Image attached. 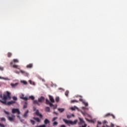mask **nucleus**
I'll return each instance as SVG.
<instances>
[{"label": "nucleus", "mask_w": 127, "mask_h": 127, "mask_svg": "<svg viewBox=\"0 0 127 127\" xmlns=\"http://www.w3.org/2000/svg\"><path fill=\"white\" fill-rule=\"evenodd\" d=\"M79 101L82 102V104L84 105L85 107H88L89 106V104L88 102H86L85 100L82 99V98L79 99Z\"/></svg>", "instance_id": "nucleus-6"}, {"label": "nucleus", "mask_w": 127, "mask_h": 127, "mask_svg": "<svg viewBox=\"0 0 127 127\" xmlns=\"http://www.w3.org/2000/svg\"><path fill=\"white\" fill-rule=\"evenodd\" d=\"M78 125L79 126V127H86L87 124H85V121L83 119L79 118V122H78Z\"/></svg>", "instance_id": "nucleus-2"}, {"label": "nucleus", "mask_w": 127, "mask_h": 127, "mask_svg": "<svg viewBox=\"0 0 127 127\" xmlns=\"http://www.w3.org/2000/svg\"><path fill=\"white\" fill-rule=\"evenodd\" d=\"M27 114H28V110H27L23 115V118H27Z\"/></svg>", "instance_id": "nucleus-20"}, {"label": "nucleus", "mask_w": 127, "mask_h": 127, "mask_svg": "<svg viewBox=\"0 0 127 127\" xmlns=\"http://www.w3.org/2000/svg\"><path fill=\"white\" fill-rule=\"evenodd\" d=\"M63 121L65 124H67V125H69V124H70V125H71L72 126H74V125H76V124H77L78 120H75L74 122H73L72 121L67 120L66 119H64Z\"/></svg>", "instance_id": "nucleus-3"}, {"label": "nucleus", "mask_w": 127, "mask_h": 127, "mask_svg": "<svg viewBox=\"0 0 127 127\" xmlns=\"http://www.w3.org/2000/svg\"><path fill=\"white\" fill-rule=\"evenodd\" d=\"M45 110H46V112L50 111V108L49 107H46Z\"/></svg>", "instance_id": "nucleus-28"}, {"label": "nucleus", "mask_w": 127, "mask_h": 127, "mask_svg": "<svg viewBox=\"0 0 127 127\" xmlns=\"http://www.w3.org/2000/svg\"><path fill=\"white\" fill-rule=\"evenodd\" d=\"M33 119L35 120V121H36L37 123H40V120H39V118L34 117Z\"/></svg>", "instance_id": "nucleus-21"}, {"label": "nucleus", "mask_w": 127, "mask_h": 127, "mask_svg": "<svg viewBox=\"0 0 127 127\" xmlns=\"http://www.w3.org/2000/svg\"><path fill=\"white\" fill-rule=\"evenodd\" d=\"M12 114H15V113H17L18 115L20 114V112L19 111V110L18 109H13L12 110Z\"/></svg>", "instance_id": "nucleus-7"}, {"label": "nucleus", "mask_w": 127, "mask_h": 127, "mask_svg": "<svg viewBox=\"0 0 127 127\" xmlns=\"http://www.w3.org/2000/svg\"><path fill=\"white\" fill-rule=\"evenodd\" d=\"M81 109L83 110V111H88L89 110V108L87 107H81Z\"/></svg>", "instance_id": "nucleus-23"}, {"label": "nucleus", "mask_w": 127, "mask_h": 127, "mask_svg": "<svg viewBox=\"0 0 127 127\" xmlns=\"http://www.w3.org/2000/svg\"><path fill=\"white\" fill-rule=\"evenodd\" d=\"M13 61L14 63H18V60L17 59H14Z\"/></svg>", "instance_id": "nucleus-31"}, {"label": "nucleus", "mask_w": 127, "mask_h": 127, "mask_svg": "<svg viewBox=\"0 0 127 127\" xmlns=\"http://www.w3.org/2000/svg\"><path fill=\"white\" fill-rule=\"evenodd\" d=\"M11 118H13H13H15V116H14V115H11Z\"/></svg>", "instance_id": "nucleus-51"}, {"label": "nucleus", "mask_w": 127, "mask_h": 127, "mask_svg": "<svg viewBox=\"0 0 127 127\" xmlns=\"http://www.w3.org/2000/svg\"><path fill=\"white\" fill-rule=\"evenodd\" d=\"M3 112L6 115H9V112H7L5 110H3Z\"/></svg>", "instance_id": "nucleus-38"}, {"label": "nucleus", "mask_w": 127, "mask_h": 127, "mask_svg": "<svg viewBox=\"0 0 127 127\" xmlns=\"http://www.w3.org/2000/svg\"><path fill=\"white\" fill-rule=\"evenodd\" d=\"M20 71L22 73V74H25V73H26L25 71H24L22 70H20Z\"/></svg>", "instance_id": "nucleus-42"}, {"label": "nucleus", "mask_w": 127, "mask_h": 127, "mask_svg": "<svg viewBox=\"0 0 127 127\" xmlns=\"http://www.w3.org/2000/svg\"><path fill=\"white\" fill-rule=\"evenodd\" d=\"M0 71H3V67L0 66Z\"/></svg>", "instance_id": "nucleus-44"}, {"label": "nucleus", "mask_w": 127, "mask_h": 127, "mask_svg": "<svg viewBox=\"0 0 127 127\" xmlns=\"http://www.w3.org/2000/svg\"><path fill=\"white\" fill-rule=\"evenodd\" d=\"M29 83H30V84L31 85H33L34 86L35 85V83H34V82H33V81H31L30 80H29Z\"/></svg>", "instance_id": "nucleus-24"}, {"label": "nucleus", "mask_w": 127, "mask_h": 127, "mask_svg": "<svg viewBox=\"0 0 127 127\" xmlns=\"http://www.w3.org/2000/svg\"><path fill=\"white\" fill-rule=\"evenodd\" d=\"M5 121L6 120L3 117L1 118V122H5Z\"/></svg>", "instance_id": "nucleus-35"}, {"label": "nucleus", "mask_w": 127, "mask_h": 127, "mask_svg": "<svg viewBox=\"0 0 127 127\" xmlns=\"http://www.w3.org/2000/svg\"><path fill=\"white\" fill-rule=\"evenodd\" d=\"M17 85H18V83H11L10 84V86H11L12 88H15V87H16V86H17Z\"/></svg>", "instance_id": "nucleus-14"}, {"label": "nucleus", "mask_w": 127, "mask_h": 127, "mask_svg": "<svg viewBox=\"0 0 127 127\" xmlns=\"http://www.w3.org/2000/svg\"><path fill=\"white\" fill-rule=\"evenodd\" d=\"M58 90L60 91L61 92H64V91H65V90L62 87L59 88Z\"/></svg>", "instance_id": "nucleus-25"}, {"label": "nucleus", "mask_w": 127, "mask_h": 127, "mask_svg": "<svg viewBox=\"0 0 127 127\" xmlns=\"http://www.w3.org/2000/svg\"><path fill=\"white\" fill-rule=\"evenodd\" d=\"M71 103H78V101L76 100H72Z\"/></svg>", "instance_id": "nucleus-43"}, {"label": "nucleus", "mask_w": 127, "mask_h": 127, "mask_svg": "<svg viewBox=\"0 0 127 127\" xmlns=\"http://www.w3.org/2000/svg\"><path fill=\"white\" fill-rule=\"evenodd\" d=\"M33 104H36L37 105H38V106H40V104L38 103V101H37V100H34Z\"/></svg>", "instance_id": "nucleus-22"}, {"label": "nucleus", "mask_w": 127, "mask_h": 127, "mask_svg": "<svg viewBox=\"0 0 127 127\" xmlns=\"http://www.w3.org/2000/svg\"><path fill=\"white\" fill-rule=\"evenodd\" d=\"M21 83H22L24 85H27V82L25 80L21 81Z\"/></svg>", "instance_id": "nucleus-26"}, {"label": "nucleus", "mask_w": 127, "mask_h": 127, "mask_svg": "<svg viewBox=\"0 0 127 127\" xmlns=\"http://www.w3.org/2000/svg\"><path fill=\"white\" fill-rule=\"evenodd\" d=\"M30 122L31 123V124H32L33 125H35V122L34 121L31 120Z\"/></svg>", "instance_id": "nucleus-30"}, {"label": "nucleus", "mask_w": 127, "mask_h": 127, "mask_svg": "<svg viewBox=\"0 0 127 127\" xmlns=\"http://www.w3.org/2000/svg\"><path fill=\"white\" fill-rule=\"evenodd\" d=\"M44 123L45 124V125L46 126V125H48V124H50V121H49V120L48 119H46L44 120Z\"/></svg>", "instance_id": "nucleus-13"}, {"label": "nucleus", "mask_w": 127, "mask_h": 127, "mask_svg": "<svg viewBox=\"0 0 127 127\" xmlns=\"http://www.w3.org/2000/svg\"><path fill=\"white\" fill-rule=\"evenodd\" d=\"M13 100H14V101H16V100H17V97H15V96H13L12 97Z\"/></svg>", "instance_id": "nucleus-37"}, {"label": "nucleus", "mask_w": 127, "mask_h": 127, "mask_svg": "<svg viewBox=\"0 0 127 127\" xmlns=\"http://www.w3.org/2000/svg\"><path fill=\"white\" fill-rule=\"evenodd\" d=\"M108 116H112V117H113V119H115L114 115L113 114H108L106 115V117H108Z\"/></svg>", "instance_id": "nucleus-27"}, {"label": "nucleus", "mask_w": 127, "mask_h": 127, "mask_svg": "<svg viewBox=\"0 0 127 127\" xmlns=\"http://www.w3.org/2000/svg\"><path fill=\"white\" fill-rule=\"evenodd\" d=\"M46 104H47L48 105H50V107H53V105L52 104V103H51L50 101H49V100H48V99H46Z\"/></svg>", "instance_id": "nucleus-8"}, {"label": "nucleus", "mask_w": 127, "mask_h": 127, "mask_svg": "<svg viewBox=\"0 0 127 127\" xmlns=\"http://www.w3.org/2000/svg\"><path fill=\"white\" fill-rule=\"evenodd\" d=\"M58 110L59 111V112H60V113H63V112H64V111H65V109L64 108H58Z\"/></svg>", "instance_id": "nucleus-17"}, {"label": "nucleus", "mask_w": 127, "mask_h": 127, "mask_svg": "<svg viewBox=\"0 0 127 127\" xmlns=\"http://www.w3.org/2000/svg\"><path fill=\"white\" fill-rule=\"evenodd\" d=\"M115 127V125H114V124L111 123V127Z\"/></svg>", "instance_id": "nucleus-53"}, {"label": "nucleus", "mask_w": 127, "mask_h": 127, "mask_svg": "<svg viewBox=\"0 0 127 127\" xmlns=\"http://www.w3.org/2000/svg\"><path fill=\"white\" fill-rule=\"evenodd\" d=\"M86 121H87V122H88V123H91L92 124H94L95 123V121H94V120H90L87 118H85Z\"/></svg>", "instance_id": "nucleus-18"}, {"label": "nucleus", "mask_w": 127, "mask_h": 127, "mask_svg": "<svg viewBox=\"0 0 127 127\" xmlns=\"http://www.w3.org/2000/svg\"><path fill=\"white\" fill-rule=\"evenodd\" d=\"M56 102H59V97H57L56 98Z\"/></svg>", "instance_id": "nucleus-41"}, {"label": "nucleus", "mask_w": 127, "mask_h": 127, "mask_svg": "<svg viewBox=\"0 0 127 127\" xmlns=\"http://www.w3.org/2000/svg\"><path fill=\"white\" fill-rule=\"evenodd\" d=\"M0 79H2L1 77L0 76Z\"/></svg>", "instance_id": "nucleus-57"}, {"label": "nucleus", "mask_w": 127, "mask_h": 127, "mask_svg": "<svg viewBox=\"0 0 127 127\" xmlns=\"http://www.w3.org/2000/svg\"><path fill=\"white\" fill-rule=\"evenodd\" d=\"M98 124L99 125H102V123L101 122L98 121Z\"/></svg>", "instance_id": "nucleus-54"}, {"label": "nucleus", "mask_w": 127, "mask_h": 127, "mask_svg": "<svg viewBox=\"0 0 127 127\" xmlns=\"http://www.w3.org/2000/svg\"><path fill=\"white\" fill-rule=\"evenodd\" d=\"M45 99V98L44 97L42 96L41 98L38 99V102L40 103H42V102L44 101Z\"/></svg>", "instance_id": "nucleus-11"}, {"label": "nucleus", "mask_w": 127, "mask_h": 127, "mask_svg": "<svg viewBox=\"0 0 127 127\" xmlns=\"http://www.w3.org/2000/svg\"><path fill=\"white\" fill-rule=\"evenodd\" d=\"M53 126H57V125H58V122H54V123H53Z\"/></svg>", "instance_id": "nucleus-36"}, {"label": "nucleus", "mask_w": 127, "mask_h": 127, "mask_svg": "<svg viewBox=\"0 0 127 127\" xmlns=\"http://www.w3.org/2000/svg\"><path fill=\"white\" fill-rule=\"evenodd\" d=\"M102 127H105V126H102Z\"/></svg>", "instance_id": "nucleus-58"}, {"label": "nucleus", "mask_w": 127, "mask_h": 127, "mask_svg": "<svg viewBox=\"0 0 127 127\" xmlns=\"http://www.w3.org/2000/svg\"><path fill=\"white\" fill-rule=\"evenodd\" d=\"M71 116H72V117H74V114H72Z\"/></svg>", "instance_id": "nucleus-55"}, {"label": "nucleus", "mask_w": 127, "mask_h": 127, "mask_svg": "<svg viewBox=\"0 0 127 127\" xmlns=\"http://www.w3.org/2000/svg\"><path fill=\"white\" fill-rule=\"evenodd\" d=\"M20 99H22V100H24V101H27V100H28V98L24 96H20Z\"/></svg>", "instance_id": "nucleus-10"}, {"label": "nucleus", "mask_w": 127, "mask_h": 127, "mask_svg": "<svg viewBox=\"0 0 127 127\" xmlns=\"http://www.w3.org/2000/svg\"><path fill=\"white\" fill-rule=\"evenodd\" d=\"M70 109L72 110V111H75V109L78 110L79 112H81V113L82 114V115H83V116H86V115H87V116H88V117H89V118H92L91 117V116L88 115V114H87V113H86L85 112H83L81 110H80L79 109V108H78V107H77V106H74V107H71L70 108Z\"/></svg>", "instance_id": "nucleus-4"}, {"label": "nucleus", "mask_w": 127, "mask_h": 127, "mask_svg": "<svg viewBox=\"0 0 127 127\" xmlns=\"http://www.w3.org/2000/svg\"><path fill=\"white\" fill-rule=\"evenodd\" d=\"M7 119L9 122H13L14 121V118L9 116H7Z\"/></svg>", "instance_id": "nucleus-9"}, {"label": "nucleus", "mask_w": 127, "mask_h": 127, "mask_svg": "<svg viewBox=\"0 0 127 127\" xmlns=\"http://www.w3.org/2000/svg\"><path fill=\"white\" fill-rule=\"evenodd\" d=\"M19 120H20V122H21V123H22V122H23V121H24V120H23V119H21V118H20Z\"/></svg>", "instance_id": "nucleus-47"}, {"label": "nucleus", "mask_w": 127, "mask_h": 127, "mask_svg": "<svg viewBox=\"0 0 127 127\" xmlns=\"http://www.w3.org/2000/svg\"><path fill=\"white\" fill-rule=\"evenodd\" d=\"M88 127H90V126H88Z\"/></svg>", "instance_id": "nucleus-60"}, {"label": "nucleus", "mask_w": 127, "mask_h": 127, "mask_svg": "<svg viewBox=\"0 0 127 127\" xmlns=\"http://www.w3.org/2000/svg\"><path fill=\"white\" fill-rule=\"evenodd\" d=\"M57 119H58V117H54V118L52 119V122H55V121H56V120H57Z\"/></svg>", "instance_id": "nucleus-34"}, {"label": "nucleus", "mask_w": 127, "mask_h": 127, "mask_svg": "<svg viewBox=\"0 0 127 127\" xmlns=\"http://www.w3.org/2000/svg\"><path fill=\"white\" fill-rule=\"evenodd\" d=\"M15 73H16V74H19V71H15Z\"/></svg>", "instance_id": "nucleus-49"}, {"label": "nucleus", "mask_w": 127, "mask_h": 127, "mask_svg": "<svg viewBox=\"0 0 127 127\" xmlns=\"http://www.w3.org/2000/svg\"><path fill=\"white\" fill-rule=\"evenodd\" d=\"M11 95V93L8 91H6L4 92L3 96H10Z\"/></svg>", "instance_id": "nucleus-15"}, {"label": "nucleus", "mask_w": 127, "mask_h": 127, "mask_svg": "<svg viewBox=\"0 0 127 127\" xmlns=\"http://www.w3.org/2000/svg\"><path fill=\"white\" fill-rule=\"evenodd\" d=\"M0 127H4V125L0 123Z\"/></svg>", "instance_id": "nucleus-45"}, {"label": "nucleus", "mask_w": 127, "mask_h": 127, "mask_svg": "<svg viewBox=\"0 0 127 127\" xmlns=\"http://www.w3.org/2000/svg\"><path fill=\"white\" fill-rule=\"evenodd\" d=\"M36 127H46V125H40V126H36Z\"/></svg>", "instance_id": "nucleus-33"}, {"label": "nucleus", "mask_w": 127, "mask_h": 127, "mask_svg": "<svg viewBox=\"0 0 127 127\" xmlns=\"http://www.w3.org/2000/svg\"><path fill=\"white\" fill-rule=\"evenodd\" d=\"M65 96H68V95H69V91L68 90H66L65 92Z\"/></svg>", "instance_id": "nucleus-32"}, {"label": "nucleus", "mask_w": 127, "mask_h": 127, "mask_svg": "<svg viewBox=\"0 0 127 127\" xmlns=\"http://www.w3.org/2000/svg\"><path fill=\"white\" fill-rule=\"evenodd\" d=\"M11 55H12V54H11V53H7V57H11Z\"/></svg>", "instance_id": "nucleus-29"}, {"label": "nucleus", "mask_w": 127, "mask_h": 127, "mask_svg": "<svg viewBox=\"0 0 127 127\" xmlns=\"http://www.w3.org/2000/svg\"><path fill=\"white\" fill-rule=\"evenodd\" d=\"M26 108H27V105H24V106H23V108L24 109H26Z\"/></svg>", "instance_id": "nucleus-46"}, {"label": "nucleus", "mask_w": 127, "mask_h": 127, "mask_svg": "<svg viewBox=\"0 0 127 127\" xmlns=\"http://www.w3.org/2000/svg\"><path fill=\"white\" fill-rule=\"evenodd\" d=\"M36 115H37V116H38V117H40V118H42V115H41L40 113H39V111L38 110L36 111Z\"/></svg>", "instance_id": "nucleus-12"}, {"label": "nucleus", "mask_w": 127, "mask_h": 127, "mask_svg": "<svg viewBox=\"0 0 127 127\" xmlns=\"http://www.w3.org/2000/svg\"><path fill=\"white\" fill-rule=\"evenodd\" d=\"M54 114H55V115H57V116H58V113L57 112H54Z\"/></svg>", "instance_id": "nucleus-50"}, {"label": "nucleus", "mask_w": 127, "mask_h": 127, "mask_svg": "<svg viewBox=\"0 0 127 127\" xmlns=\"http://www.w3.org/2000/svg\"><path fill=\"white\" fill-rule=\"evenodd\" d=\"M21 96H24V94H21Z\"/></svg>", "instance_id": "nucleus-56"}, {"label": "nucleus", "mask_w": 127, "mask_h": 127, "mask_svg": "<svg viewBox=\"0 0 127 127\" xmlns=\"http://www.w3.org/2000/svg\"><path fill=\"white\" fill-rule=\"evenodd\" d=\"M25 104H26V102H25Z\"/></svg>", "instance_id": "nucleus-61"}, {"label": "nucleus", "mask_w": 127, "mask_h": 127, "mask_svg": "<svg viewBox=\"0 0 127 127\" xmlns=\"http://www.w3.org/2000/svg\"><path fill=\"white\" fill-rule=\"evenodd\" d=\"M33 66V64H29L27 65V68H32Z\"/></svg>", "instance_id": "nucleus-19"}, {"label": "nucleus", "mask_w": 127, "mask_h": 127, "mask_svg": "<svg viewBox=\"0 0 127 127\" xmlns=\"http://www.w3.org/2000/svg\"><path fill=\"white\" fill-rule=\"evenodd\" d=\"M13 62H11L10 63V65L11 67H12L13 68H14L15 69H18V70H20V67H19V65H16V64H13Z\"/></svg>", "instance_id": "nucleus-5"}, {"label": "nucleus", "mask_w": 127, "mask_h": 127, "mask_svg": "<svg viewBox=\"0 0 127 127\" xmlns=\"http://www.w3.org/2000/svg\"><path fill=\"white\" fill-rule=\"evenodd\" d=\"M49 99H50L51 103H54V102H55L54 99L53 98V97L52 96H50Z\"/></svg>", "instance_id": "nucleus-16"}, {"label": "nucleus", "mask_w": 127, "mask_h": 127, "mask_svg": "<svg viewBox=\"0 0 127 127\" xmlns=\"http://www.w3.org/2000/svg\"><path fill=\"white\" fill-rule=\"evenodd\" d=\"M97 127H99V126H97Z\"/></svg>", "instance_id": "nucleus-59"}, {"label": "nucleus", "mask_w": 127, "mask_h": 127, "mask_svg": "<svg viewBox=\"0 0 127 127\" xmlns=\"http://www.w3.org/2000/svg\"><path fill=\"white\" fill-rule=\"evenodd\" d=\"M17 118H18L19 119H21L20 116H19V115H17Z\"/></svg>", "instance_id": "nucleus-52"}, {"label": "nucleus", "mask_w": 127, "mask_h": 127, "mask_svg": "<svg viewBox=\"0 0 127 127\" xmlns=\"http://www.w3.org/2000/svg\"><path fill=\"white\" fill-rule=\"evenodd\" d=\"M71 118H72V116L71 115H67V119H71Z\"/></svg>", "instance_id": "nucleus-40"}, {"label": "nucleus", "mask_w": 127, "mask_h": 127, "mask_svg": "<svg viewBox=\"0 0 127 127\" xmlns=\"http://www.w3.org/2000/svg\"><path fill=\"white\" fill-rule=\"evenodd\" d=\"M107 121H106V120H104V121H103V124H107Z\"/></svg>", "instance_id": "nucleus-48"}, {"label": "nucleus", "mask_w": 127, "mask_h": 127, "mask_svg": "<svg viewBox=\"0 0 127 127\" xmlns=\"http://www.w3.org/2000/svg\"><path fill=\"white\" fill-rule=\"evenodd\" d=\"M0 98L2 99V100L0 99V102L2 104H4V105H7L8 106H9L10 105H12V104H15V101H11L10 102H8L7 103H6L7 99H9V100L10 99V96H1Z\"/></svg>", "instance_id": "nucleus-1"}, {"label": "nucleus", "mask_w": 127, "mask_h": 127, "mask_svg": "<svg viewBox=\"0 0 127 127\" xmlns=\"http://www.w3.org/2000/svg\"><path fill=\"white\" fill-rule=\"evenodd\" d=\"M29 98L31 99V100H34V96H31L29 97Z\"/></svg>", "instance_id": "nucleus-39"}]
</instances>
